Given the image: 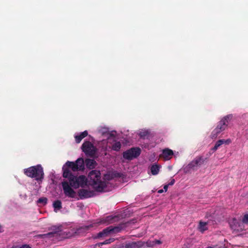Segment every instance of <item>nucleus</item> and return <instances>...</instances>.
Wrapping results in <instances>:
<instances>
[{"label": "nucleus", "mask_w": 248, "mask_h": 248, "mask_svg": "<svg viewBox=\"0 0 248 248\" xmlns=\"http://www.w3.org/2000/svg\"><path fill=\"white\" fill-rule=\"evenodd\" d=\"M175 179H171L170 182L168 185L169 186H172L175 183Z\"/></svg>", "instance_id": "nucleus-30"}, {"label": "nucleus", "mask_w": 248, "mask_h": 248, "mask_svg": "<svg viewBox=\"0 0 248 248\" xmlns=\"http://www.w3.org/2000/svg\"><path fill=\"white\" fill-rule=\"evenodd\" d=\"M85 162L87 167L90 169L94 168L96 165V162L94 159H86Z\"/></svg>", "instance_id": "nucleus-16"}, {"label": "nucleus", "mask_w": 248, "mask_h": 248, "mask_svg": "<svg viewBox=\"0 0 248 248\" xmlns=\"http://www.w3.org/2000/svg\"><path fill=\"white\" fill-rule=\"evenodd\" d=\"M81 148L87 156L91 157H94L95 156L97 148L90 141L84 142L82 145Z\"/></svg>", "instance_id": "nucleus-6"}, {"label": "nucleus", "mask_w": 248, "mask_h": 248, "mask_svg": "<svg viewBox=\"0 0 248 248\" xmlns=\"http://www.w3.org/2000/svg\"><path fill=\"white\" fill-rule=\"evenodd\" d=\"M62 226L61 225L57 226H53L51 227L48 229L49 230L51 231V232L54 234H58L59 232H60L62 231Z\"/></svg>", "instance_id": "nucleus-17"}, {"label": "nucleus", "mask_w": 248, "mask_h": 248, "mask_svg": "<svg viewBox=\"0 0 248 248\" xmlns=\"http://www.w3.org/2000/svg\"><path fill=\"white\" fill-rule=\"evenodd\" d=\"M105 177L106 179H107L108 180H111L113 178V176L112 175H108L106 174L105 175Z\"/></svg>", "instance_id": "nucleus-28"}, {"label": "nucleus", "mask_w": 248, "mask_h": 248, "mask_svg": "<svg viewBox=\"0 0 248 248\" xmlns=\"http://www.w3.org/2000/svg\"><path fill=\"white\" fill-rule=\"evenodd\" d=\"M156 243L158 244H160L161 243V241L160 240H156Z\"/></svg>", "instance_id": "nucleus-35"}, {"label": "nucleus", "mask_w": 248, "mask_h": 248, "mask_svg": "<svg viewBox=\"0 0 248 248\" xmlns=\"http://www.w3.org/2000/svg\"><path fill=\"white\" fill-rule=\"evenodd\" d=\"M208 223L205 222H202L200 221L199 223V229L200 231L203 232L205 230H207V228L206 227V225Z\"/></svg>", "instance_id": "nucleus-21"}, {"label": "nucleus", "mask_w": 248, "mask_h": 248, "mask_svg": "<svg viewBox=\"0 0 248 248\" xmlns=\"http://www.w3.org/2000/svg\"><path fill=\"white\" fill-rule=\"evenodd\" d=\"M150 135V132L147 130L142 131L139 133V136L140 138L145 139L148 138Z\"/></svg>", "instance_id": "nucleus-20"}, {"label": "nucleus", "mask_w": 248, "mask_h": 248, "mask_svg": "<svg viewBox=\"0 0 248 248\" xmlns=\"http://www.w3.org/2000/svg\"><path fill=\"white\" fill-rule=\"evenodd\" d=\"M234 225H231V227L234 230L241 232L244 229V224L242 221H237L236 219H234L233 221Z\"/></svg>", "instance_id": "nucleus-11"}, {"label": "nucleus", "mask_w": 248, "mask_h": 248, "mask_svg": "<svg viewBox=\"0 0 248 248\" xmlns=\"http://www.w3.org/2000/svg\"><path fill=\"white\" fill-rule=\"evenodd\" d=\"M206 159L203 156H197L187 165V167L190 170H197L204 163Z\"/></svg>", "instance_id": "nucleus-8"}, {"label": "nucleus", "mask_w": 248, "mask_h": 248, "mask_svg": "<svg viewBox=\"0 0 248 248\" xmlns=\"http://www.w3.org/2000/svg\"><path fill=\"white\" fill-rule=\"evenodd\" d=\"M78 193L80 199H87L94 196L93 191L83 188L79 189Z\"/></svg>", "instance_id": "nucleus-9"}, {"label": "nucleus", "mask_w": 248, "mask_h": 248, "mask_svg": "<svg viewBox=\"0 0 248 248\" xmlns=\"http://www.w3.org/2000/svg\"><path fill=\"white\" fill-rule=\"evenodd\" d=\"M222 144H223V139L218 140L216 142L214 147L212 148V150L216 151Z\"/></svg>", "instance_id": "nucleus-23"}, {"label": "nucleus", "mask_w": 248, "mask_h": 248, "mask_svg": "<svg viewBox=\"0 0 248 248\" xmlns=\"http://www.w3.org/2000/svg\"><path fill=\"white\" fill-rule=\"evenodd\" d=\"M141 153V149L139 147H132L123 153V157L126 159L131 160L138 157Z\"/></svg>", "instance_id": "nucleus-7"}, {"label": "nucleus", "mask_w": 248, "mask_h": 248, "mask_svg": "<svg viewBox=\"0 0 248 248\" xmlns=\"http://www.w3.org/2000/svg\"><path fill=\"white\" fill-rule=\"evenodd\" d=\"M164 191L163 189H160L158 191V193H163Z\"/></svg>", "instance_id": "nucleus-34"}, {"label": "nucleus", "mask_w": 248, "mask_h": 248, "mask_svg": "<svg viewBox=\"0 0 248 248\" xmlns=\"http://www.w3.org/2000/svg\"><path fill=\"white\" fill-rule=\"evenodd\" d=\"M121 148V143L120 141L115 142L112 146V149L115 151H119Z\"/></svg>", "instance_id": "nucleus-22"}, {"label": "nucleus", "mask_w": 248, "mask_h": 248, "mask_svg": "<svg viewBox=\"0 0 248 248\" xmlns=\"http://www.w3.org/2000/svg\"><path fill=\"white\" fill-rule=\"evenodd\" d=\"M53 207L54 208V211L57 212L58 210H60L62 208V202L60 200H56L53 203Z\"/></svg>", "instance_id": "nucleus-18"}, {"label": "nucleus", "mask_w": 248, "mask_h": 248, "mask_svg": "<svg viewBox=\"0 0 248 248\" xmlns=\"http://www.w3.org/2000/svg\"><path fill=\"white\" fill-rule=\"evenodd\" d=\"M223 144H229L231 142V140L230 139H227V140L223 139Z\"/></svg>", "instance_id": "nucleus-29"}, {"label": "nucleus", "mask_w": 248, "mask_h": 248, "mask_svg": "<svg viewBox=\"0 0 248 248\" xmlns=\"http://www.w3.org/2000/svg\"><path fill=\"white\" fill-rule=\"evenodd\" d=\"M24 173L27 176L35 178L37 181L42 180L44 178L43 168L41 165H37L24 169Z\"/></svg>", "instance_id": "nucleus-3"}, {"label": "nucleus", "mask_w": 248, "mask_h": 248, "mask_svg": "<svg viewBox=\"0 0 248 248\" xmlns=\"http://www.w3.org/2000/svg\"><path fill=\"white\" fill-rule=\"evenodd\" d=\"M47 202V199L46 197L40 198L37 201L38 203L42 204L43 205L46 204Z\"/></svg>", "instance_id": "nucleus-25"}, {"label": "nucleus", "mask_w": 248, "mask_h": 248, "mask_svg": "<svg viewBox=\"0 0 248 248\" xmlns=\"http://www.w3.org/2000/svg\"><path fill=\"white\" fill-rule=\"evenodd\" d=\"M160 166L156 164L153 165L151 167V171L153 175H156L158 173Z\"/></svg>", "instance_id": "nucleus-19"}, {"label": "nucleus", "mask_w": 248, "mask_h": 248, "mask_svg": "<svg viewBox=\"0 0 248 248\" xmlns=\"http://www.w3.org/2000/svg\"><path fill=\"white\" fill-rule=\"evenodd\" d=\"M75 163L77 165V168L78 170H83L84 169L85 163L82 158H78Z\"/></svg>", "instance_id": "nucleus-13"}, {"label": "nucleus", "mask_w": 248, "mask_h": 248, "mask_svg": "<svg viewBox=\"0 0 248 248\" xmlns=\"http://www.w3.org/2000/svg\"><path fill=\"white\" fill-rule=\"evenodd\" d=\"M120 176H121V174L119 173H116L114 174V177H119Z\"/></svg>", "instance_id": "nucleus-33"}, {"label": "nucleus", "mask_w": 248, "mask_h": 248, "mask_svg": "<svg viewBox=\"0 0 248 248\" xmlns=\"http://www.w3.org/2000/svg\"><path fill=\"white\" fill-rule=\"evenodd\" d=\"M55 234L52 232H50L47 233L41 234L38 235V236L40 238H46V237H54Z\"/></svg>", "instance_id": "nucleus-24"}, {"label": "nucleus", "mask_w": 248, "mask_h": 248, "mask_svg": "<svg viewBox=\"0 0 248 248\" xmlns=\"http://www.w3.org/2000/svg\"><path fill=\"white\" fill-rule=\"evenodd\" d=\"M125 228L124 224H119L117 226L113 227L112 226H109L104 229L102 231L97 233L96 238H101L107 236L109 233H116Z\"/></svg>", "instance_id": "nucleus-5"}, {"label": "nucleus", "mask_w": 248, "mask_h": 248, "mask_svg": "<svg viewBox=\"0 0 248 248\" xmlns=\"http://www.w3.org/2000/svg\"><path fill=\"white\" fill-rule=\"evenodd\" d=\"M241 221L243 223H244V224H248V214L245 215Z\"/></svg>", "instance_id": "nucleus-26"}, {"label": "nucleus", "mask_w": 248, "mask_h": 248, "mask_svg": "<svg viewBox=\"0 0 248 248\" xmlns=\"http://www.w3.org/2000/svg\"><path fill=\"white\" fill-rule=\"evenodd\" d=\"M140 246L138 243L136 242H131L126 243L122 246L121 248H139Z\"/></svg>", "instance_id": "nucleus-14"}, {"label": "nucleus", "mask_w": 248, "mask_h": 248, "mask_svg": "<svg viewBox=\"0 0 248 248\" xmlns=\"http://www.w3.org/2000/svg\"><path fill=\"white\" fill-rule=\"evenodd\" d=\"M232 115H228L224 117L218 122L217 127L213 130L211 133L212 138H216L221 132L224 131L228 126L229 121L232 119Z\"/></svg>", "instance_id": "nucleus-4"}, {"label": "nucleus", "mask_w": 248, "mask_h": 248, "mask_svg": "<svg viewBox=\"0 0 248 248\" xmlns=\"http://www.w3.org/2000/svg\"><path fill=\"white\" fill-rule=\"evenodd\" d=\"M114 241V239L112 238L108 240H106L102 244H108Z\"/></svg>", "instance_id": "nucleus-27"}, {"label": "nucleus", "mask_w": 248, "mask_h": 248, "mask_svg": "<svg viewBox=\"0 0 248 248\" xmlns=\"http://www.w3.org/2000/svg\"><path fill=\"white\" fill-rule=\"evenodd\" d=\"M173 152L172 150L169 148H166L162 150V154L160 155V158H163L164 160L167 161L170 160L173 155Z\"/></svg>", "instance_id": "nucleus-10"}, {"label": "nucleus", "mask_w": 248, "mask_h": 248, "mask_svg": "<svg viewBox=\"0 0 248 248\" xmlns=\"http://www.w3.org/2000/svg\"><path fill=\"white\" fill-rule=\"evenodd\" d=\"M101 173L97 170H92L88 174L87 182L97 192H103L107 186L106 181L101 180Z\"/></svg>", "instance_id": "nucleus-2"}, {"label": "nucleus", "mask_w": 248, "mask_h": 248, "mask_svg": "<svg viewBox=\"0 0 248 248\" xmlns=\"http://www.w3.org/2000/svg\"><path fill=\"white\" fill-rule=\"evenodd\" d=\"M118 218V217L116 216H108L102 218L100 221V223H107V224H110L116 221V219Z\"/></svg>", "instance_id": "nucleus-12"}, {"label": "nucleus", "mask_w": 248, "mask_h": 248, "mask_svg": "<svg viewBox=\"0 0 248 248\" xmlns=\"http://www.w3.org/2000/svg\"><path fill=\"white\" fill-rule=\"evenodd\" d=\"M70 170L73 171H78L75 162L68 161L63 167L62 176L64 178H67L68 182L67 181L62 182V186L64 194L68 197L73 198L75 197L76 192L72 187L77 189L79 187H85L87 184V179L83 175L79 176L73 175Z\"/></svg>", "instance_id": "nucleus-1"}, {"label": "nucleus", "mask_w": 248, "mask_h": 248, "mask_svg": "<svg viewBox=\"0 0 248 248\" xmlns=\"http://www.w3.org/2000/svg\"><path fill=\"white\" fill-rule=\"evenodd\" d=\"M168 186H169L168 185H165L164 186V189L165 192L167 191L168 188Z\"/></svg>", "instance_id": "nucleus-32"}, {"label": "nucleus", "mask_w": 248, "mask_h": 248, "mask_svg": "<svg viewBox=\"0 0 248 248\" xmlns=\"http://www.w3.org/2000/svg\"><path fill=\"white\" fill-rule=\"evenodd\" d=\"M88 135V132L84 131L81 133L79 135H76L75 137V140L77 143H80L81 140Z\"/></svg>", "instance_id": "nucleus-15"}, {"label": "nucleus", "mask_w": 248, "mask_h": 248, "mask_svg": "<svg viewBox=\"0 0 248 248\" xmlns=\"http://www.w3.org/2000/svg\"><path fill=\"white\" fill-rule=\"evenodd\" d=\"M19 248H31L30 246L28 245H24L20 247Z\"/></svg>", "instance_id": "nucleus-31"}]
</instances>
